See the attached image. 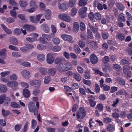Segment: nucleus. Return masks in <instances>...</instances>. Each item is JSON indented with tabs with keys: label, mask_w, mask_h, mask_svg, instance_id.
<instances>
[{
	"label": "nucleus",
	"mask_w": 132,
	"mask_h": 132,
	"mask_svg": "<svg viewBox=\"0 0 132 132\" xmlns=\"http://www.w3.org/2000/svg\"><path fill=\"white\" fill-rule=\"evenodd\" d=\"M6 2H8L10 4L13 6H16L17 4L14 0H4Z\"/></svg>",
	"instance_id": "nucleus-41"
},
{
	"label": "nucleus",
	"mask_w": 132,
	"mask_h": 132,
	"mask_svg": "<svg viewBox=\"0 0 132 132\" xmlns=\"http://www.w3.org/2000/svg\"><path fill=\"white\" fill-rule=\"evenodd\" d=\"M20 50L21 51L24 53H26L29 51L28 47L26 46L21 47L20 48Z\"/></svg>",
	"instance_id": "nucleus-61"
},
{
	"label": "nucleus",
	"mask_w": 132,
	"mask_h": 132,
	"mask_svg": "<svg viewBox=\"0 0 132 132\" xmlns=\"http://www.w3.org/2000/svg\"><path fill=\"white\" fill-rule=\"evenodd\" d=\"M58 7L59 9L61 11H65L69 8L68 5L65 2H64L62 3H59Z\"/></svg>",
	"instance_id": "nucleus-6"
},
{
	"label": "nucleus",
	"mask_w": 132,
	"mask_h": 132,
	"mask_svg": "<svg viewBox=\"0 0 132 132\" xmlns=\"http://www.w3.org/2000/svg\"><path fill=\"white\" fill-rule=\"evenodd\" d=\"M89 102L90 106L92 107L94 106L96 104V102L95 101H94L91 99L89 100Z\"/></svg>",
	"instance_id": "nucleus-58"
},
{
	"label": "nucleus",
	"mask_w": 132,
	"mask_h": 132,
	"mask_svg": "<svg viewBox=\"0 0 132 132\" xmlns=\"http://www.w3.org/2000/svg\"><path fill=\"white\" fill-rule=\"evenodd\" d=\"M87 10V8L86 7H82L79 9V13L81 17L83 18L86 16Z\"/></svg>",
	"instance_id": "nucleus-7"
},
{
	"label": "nucleus",
	"mask_w": 132,
	"mask_h": 132,
	"mask_svg": "<svg viewBox=\"0 0 132 132\" xmlns=\"http://www.w3.org/2000/svg\"><path fill=\"white\" fill-rule=\"evenodd\" d=\"M87 2L85 0H80L79 4L80 6L85 5L87 3Z\"/></svg>",
	"instance_id": "nucleus-55"
},
{
	"label": "nucleus",
	"mask_w": 132,
	"mask_h": 132,
	"mask_svg": "<svg viewBox=\"0 0 132 132\" xmlns=\"http://www.w3.org/2000/svg\"><path fill=\"white\" fill-rule=\"evenodd\" d=\"M11 73L10 71H6L2 72L0 73V75L2 77H5L6 76L9 75Z\"/></svg>",
	"instance_id": "nucleus-33"
},
{
	"label": "nucleus",
	"mask_w": 132,
	"mask_h": 132,
	"mask_svg": "<svg viewBox=\"0 0 132 132\" xmlns=\"http://www.w3.org/2000/svg\"><path fill=\"white\" fill-rule=\"evenodd\" d=\"M87 33L88 37V38L90 39H92L93 38V37L92 33L91 30L89 29H87Z\"/></svg>",
	"instance_id": "nucleus-43"
},
{
	"label": "nucleus",
	"mask_w": 132,
	"mask_h": 132,
	"mask_svg": "<svg viewBox=\"0 0 132 132\" xmlns=\"http://www.w3.org/2000/svg\"><path fill=\"white\" fill-rule=\"evenodd\" d=\"M77 11L78 10L77 8L76 7H74L71 10V15L72 16H75L76 15Z\"/></svg>",
	"instance_id": "nucleus-24"
},
{
	"label": "nucleus",
	"mask_w": 132,
	"mask_h": 132,
	"mask_svg": "<svg viewBox=\"0 0 132 132\" xmlns=\"http://www.w3.org/2000/svg\"><path fill=\"white\" fill-rule=\"evenodd\" d=\"M126 15L127 16V20L129 21H131L132 20V16L131 14L129 12H126Z\"/></svg>",
	"instance_id": "nucleus-62"
},
{
	"label": "nucleus",
	"mask_w": 132,
	"mask_h": 132,
	"mask_svg": "<svg viewBox=\"0 0 132 132\" xmlns=\"http://www.w3.org/2000/svg\"><path fill=\"white\" fill-rule=\"evenodd\" d=\"M80 28L81 31H84L85 29V26L83 22H81L80 24Z\"/></svg>",
	"instance_id": "nucleus-51"
},
{
	"label": "nucleus",
	"mask_w": 132,
	"mask_h": 132,
	"mask_svg": "<svg viewBox=\"0 0 132 132\" xmlns=\"http://www.w3.org/2000/svg\"><path fill=\"white\" fill-rule=\"evenodd\" d=\"M61 37L64 40L70 42L72 39V37L70 35L65 34L61 35Z\"/></svg>",
	"instance_id": "nucleus-9"
},
{
	"label": "nucleus",
	"mask_w": 132,
	"mask_h": 132,
	"mask_svg": "<svg viewBox=\"0 0 132 132\" xmlns=\"http://www.w3.org/2000/svg\"><path fill=\"white\" fill-rule=\"evenodd\" d=\"M72 65L70 62L62 63L59 64L57 67V70L60 72H63L65 71L71 69Z\"/></svg>",
	"instance_id": "nucleus-1"
},
{
	"label": "nucleus",
	"mask_w": 132,
	"mask_h": 132,
	"mask_svg": "<svg viewBox=\"0 0 132 132\" xmlns=\"http://www.w3.org/2000/svg\"><path fill=\"white\" fill-rule=\"evenodd\" d=\"M85 115V111L83 108H80L79 109L77 114V119H82Z\"/></svg>",
	"instance_id": "nucleus-5"
},
{
	"label": "nucleus",
	"mask_w": 132,
	"mask_h": 132,
	"mask_svg": "<svg viewBox=\"0 0 132 132\" xmlns=\"http://www.w3.org/2000/svg\"><path fill=\"white\" fill-rule=\"evenodd\" d=\"M29 6L31 7H33L36 9H37L38 7V5L37 3L33 0L31 1L30 2Z\"/></svg>",
	"instance_id": "nucleus-27"
},
{
	"label": "nucleus",
	"mask_w": 132,
	"mask_h": 132,
	"mask_svg": "<svg viewBox=\"0 0 132 132\" xmlns=\"http://www.w3.org/2000/svg\"><path fill=\"white\" fill-rule=\"evenodd\" d=\"M29 19L31 22H32L37 23L35 16H31L29 17Z\"/></svg>",
	"instance_id": "nucleus-59"
},
{
	"label": "nucleus",
	"mask_w": 132,
	"mask_h": 132,
	"mask_svg": "<svg viewBox=\"0 0 132 132\" xmlns=\"http://www.w3.org/2000/svg\"><path fill=\"white\" fill-rule=\"evenodd\" d=\"M53 43L55 45L59 44L60 42V39L57 37H55L52 39Z\"/></svg>",
	"instance_id": "nucleus-36"
},
{
	"label": "nucleus",
	"mask_w": 132,
	"mask_h": 132,
	"mask_svg": "<svg viewBox=\"0 0 132 132\" xmlns=\"http://www.w3.org/2000/svg\"><path fill=\"white\" fill-rule=\"evenodd\" d=\"M87 44H89L90 47L94 50L96 49L98 47L97 43L92 41H88Z\"/></svg>",
	"instance_id": "nucleus-11"
},
{
	"label": "nucleus",
	"mask_w": 132,
	"mask_h": 132,
	"mask_svg": "<svg viewBox=\"0 0 132 132\" xmlns=\"http://www.w3.org/2000/svg\"><path fill=\"white\" fill-rule=\"evenodd\" d=\"M94 16L95 18L98 20H100L101 18V15L98 12L95 13Z\"/></svg>",
	"instance_id": "nucleus-54"
},
{
	"label": "nucleus",
	"mask_w": 132,
	"mask_h": 132,
	"mask_svg": "<svg viewBox=\"0 0 132 132\" xmlns=\"http://www.w3.org/2000/svg\"><path fill=\"white\" fill-rule=\"evenodd\" d=\"M113 68L114 69L117 71H120L122 70L121 66L119 65L116 64L113 65Z\"/></svg>",
	"instance_id": "nucleus-32"
},
{
	"label": "nucleus",
	"mask_w": 132,
	"mask_h": 132,
	"mask_svg": "<svg viewBox=\"0 0 132 132\" xmlns=\"http://www.w3.org/2000/svg\"><path fill=\"white\" fill-rule=\"evenodd\" d=\"M1 26L5 32L8 34H10L12 33L11 31L7 28L6 26L3 24H1Z\"/></svg>",
	"instance_id": "nucleus-26"
},
{
	"label": "nucleus",
	"mask_w": 132,
	"mask_h": 132,
	"mask_svg": "<svg viewBox=\"0 0 132 132\" xmlns=\"http://www.w3.org/2000/svg\"><path fill=\"white\" fill-rule=\"evenodd\" d=\"M52 80L51 77L50 76H47L44 79V82L45 84H48Z\"/></svg>",
	"instance_id": "nucleus-34"
},
{
	"label": "nucleus",
	"mask_w": 132,
	"mask_h": 132,
	"mask_svg": "<svg viewBox=\"0 0 132 132\" xmlns=\"http://www.w3.org/2000/svg\"><path fill=\"white\" fill-rule=\"evenodd\" d=\"M11 102V99L9 97H5L4 105H7V104Z\"/></svg>",
	"instance_id": "nucleus-56"
},
{
	"label": "nucleus",
	"mask_w": 132,
	"mask_h": 132,
	"mask_svg": "<svg viewBox=\"0 0 132 132\" xmlns=\"http://www.w3.org/2000/svg\"><path fill=\"white\" fill-rule=\"evenodd\" d=\"M54 57L53 54L51 53H48L46 56V61L48 64H52L54 61Z\"/></svg>",
	"instance_id": "nucleus-3"
},
{
	"label": "nucleus",
	"mask_w": 132,
	"mask_h": 132,
	"mask_svg": "<svg viewBox=\"0 0 132 132\" xmlns=\"http://www.w3.org/2000/svg\"><path fill=\"white\" fill-rule=\"evenodd\" d=\"M45 59V56L42 54H39L37 56V59L40 62L44 61Z\"/></svg>",
	"instance_id": "nucleus-16"
},
{
	"label": "nucleus",
	"mask_w": 132,
	"mask_h": 132,
	"mask_svg": "<svg viewBox=\"0 0 132 132\" xmlns=\"http://www.w3.org/2000/svg\"><path fill=\"white\" fill-rule=\"evenodd\" d=\"M27 4L28 3L26 0H20L19 1V5L21 7H25Z\"/></svg>",
	"instance_id": "nucleus-29"
},
{
	"label": "nucleus",
	"mask_w": 132,
	"mask_h": 132,
	"mask_svg": "<svg viewBox=\"0 0 132 132\" xmlns=\"http://www.w3.org/2000/svg\"><path fill=\"white\" fill-rule=\"evenodd\" d=\"M79 25L77 22L74 23L73 28V31L75 32H77L79 30Z\"/></svg>",
	"instance_id": "nucleus-14"
},
{
	"label": "nucleus",
	"mask_w": 132,
	"mask_h": 132,
	"mask_svg": "<svg viewBox=\"0 0 132 132\" xmlns=\"http://www.w3.org/2000/svg\"><path fill=\"white\" fill-rule=\"evenodd\" d=\"M90 60L93 64H95L98 61V59L97 56L94 54H91L90 56Z\"/></svg>",
	"instance_id": "nucleus-10"
},
{
	"label": "nucleus",
	"mask_w": 132,
	"mask_h": 132,
	"mask_svg": "<svg viewBox=\"0 0 132 132\" xmlns=\"http://www.w3.org/2000/svg\"><path fill=\"white\" fill-rule=\"evenodd\" d=\"M71 87L73 89H76L79 88L78 84L76 83L72 84L71 85Z\"/></svg>",
	"instance_id": "nucleus-64"
},
{
	"label": "nucleus",
	"mask_w": 132,
	"mask_h": 132,
	"mask_svg": "<svg viewBox=\"0 0 132 132\" xmlns=\"http://www.w3.org/2000/svg\"><path fill=\"white\" fill-rule=\"evenodd\" d=\"M90 71H86L85 72V76L86 79H89L90 78L89 75Z\"/></svg>",
	"instance_id": "nucleus-53"
},
{
	"label": "nucleus",
	"mask_w": 132,
	"mask_h": 132,
	"mask_svg": "<svg viewBox=\"0 0 132 132\" xmlns=\"http://www.w3.org/2000/svg\"><path fill=\"white\" fill-rule=\"evenodd\" d=\"M18 78V76L15 73H13L9 76V78L10 80L16 81Z\"/></svg>",
	"instance_id": "nucleus-28"
},
{
	"label": "nucleus",
	"mask_w": 132,
	"mask_h": 132,
	"mask_svg": "<svg viewBox=\"0 0 132 132\" xmlns=\"http://www.w3.org/2000/svg\"><path fill=\"white\" fill-rule=\"evenodd\" d=\"M125 15L122 13L120 14L118 17V20L121 21L123 22L125 20Z\"/></svg>",
	"instance_id": "nucleus-35"
},
{
	"label": "nucleus",
	"mask_w": 132,
	"mask_h": 132,
	"mask_svg": "<svg viewBox=\"0 0 132 132\" xmlns=\"http://www.w3.org/2000/svg\"><path fill=\"white\" fill-rule=\"evenodd\" d=\"M107 131H114L115 129L114 125L109 124L107 126Z\"/></svg>",
	"instance_id": "nucleus-22"
},
{
	"label": "nucleus",
	"mask_w": 132,
	"mask_h": 132,
	"mask_svg": "<svg viewBox=\"0 0 132 132\" xmlns=\"http://www.w3.org/2000/svg\"><path fill=\"white\" fill-rule=\"evenodd\" d=\"M0 80L4 83H6L9 81L10 79L7 77H3L0 78Z\"/></svg>",
	"instance_id": "nucleus-46"
},
{
	"label": "nucleus",
	"mask_w": 132,
	"mask_h": 132,
	"mask_svg": "<svg viewBox=\"0 0 132 132\" xmlns=\"http://www.w3.org/2000/svg\"><path fill=\"white\" fill-rule=\"evenodd\" d=\"M7 90V88L6 86L0 84V92L2 93H5Z\"/></svg>",
	"instance_id": "nucleus-23"
},
{
	"label": "nucleus",
	"mask_w": 132,
	"mask_h": 132,
	"mask_svg": "<svg viewBox=\"0 0 132 132\" xmlns=\"http://www.w3.org/2000/svg\"><path fill=\"white\" fill-rule=\"evenodd\" d=\"M109 60V58L106 56H105L102 60V62L104 63H106L108 62Z\"/></svg>",
	"instance_id": "nucleus-60"
},
{
	"label": "nucleus",
	"mask_w": 132,
	"mask_h": 132,
	"mask_svg": "<svg viewBox=\"0 0 132 132\" xmlns=\"http://www.w3.org/2000/svg\"><path fill=\"white\" fill-rule=\"evenodd\" d=\"M21 75L24 78H29L30 73L29 71L26 70L22 71L21 72Z\"/></svg>",
	"instance_id": "nucleus-17"
},
{
	"label": "nucleus",
	"mask_w": 132,
	"mask_h": 132,
	"mask_svg": "<svg viewBox=\"0 0 132 132\" xmlns=\"http://www.w3.org/2000/svg\"><path fill=\"white\" fill-rule=\"evenodd\" d=\"M74 49L75 52L77 54H79L80 53L81 51V49L77 45H74Z\"/></svg>",
	"instance_id": "nucleus-31"
},
{
	"label": "nucleus",
	"mask_w": 132,
	"mask_h": 132,
	"mask_svg": "<svg viewBox=\"0 0 132 132\" xmlns=\"http://www.w3.org/2000/svg\"><path fill=\"white\" fill-rule=\"evenodd\" d=\"M46 46L42 44H38L37 46V48L39 50H45L46 48Z\"/></svg>",
	"instance_id": "nucleus-40"
},
{
	"label": "nucleus",
	"mask_w": 132,
	"mask_h": 132,
	"mask_svg": "<svg viewBox=\"0 0 132 132\" xmlns=\"http://www.w3.org/2000/svg\"><path fill=\"white\" fill-rule=\"evenodd\" d=\"M88 28H90L94 33H96L98 31V28H97L93 27L91 25L90 23L88 24Z\"/></svg>",
	"instance_id": "nucleus-21"
},
{
	"label": "nucleus",
	"mask_w": 132,
	"mask_h": 132,
	"mask_svg": "<svg viewBox=\"0 0 132 132\" xmlns=\"http://www.w3.org/2000/svg\"><path fill=\"white\" fill-rule=\"evenodd\" d=\"M28 108L30 112H34V114L36 115L38 114V110L36 108L35 104L31 102H30L28 105Z\"/></svg>",
	"instance_id": "nucleus-2"
},
{
	"label": "nucleus",
	"mask_w": 132,
	"mask_h": 132,
	"mask_svg": "<svg viewBox=\"0 0 132 132\" xmlns=\"http://www.w3.org/2000/svg\"><path fill=\"white\" fill-rule=\"evenodd\" d=\"M56 69L54 68H52L49 69L48 71V73L51 76L54 75L56 73Z\"/></svg>",
	"instance_id": "nucleus-25"
},
{
	"label": "nucleus",
	"mask_w": 132,
	"mask_h": 132,
	"mask_svg": "<svg viewBox=\"0 0 132 132\" xmlns=\"http://www.w3.org/2000/svg\"><path fill=\"white\" fill-rule=\"evenodd\" d=\"M74 78L78 81H79L81 80V78L80 75L78 73H74L73 74Z\"/></svg>",
	"instance_id": "nucleus-38"
},
{
	"label": "nucleus",
	"mask_w": 132,
	"mask_h": 132,
	"mask_svg": "<svg viewBox=\"0 0 132 132\" xmlns=\"http://www.w3.org/2000/svg\"><path fill=\"white\" fill-rule=\"evenodd\" d=\"M54 63L56 64H58L61 63L62 61V58L60 57H58L54 60Z\"/></svg>",
	"instance_id": "nucleus-42"
},
{
	"label": "nucleus",
	"mask_w": 132,
	"mask_h": 132,
	"mask_svg": "<svg viewBox=\"0 0 132 132\" xmlns=\"http://www.w3.org/2000/svg\"><path fill=\"white\" fill-rule=\"evenodd\" d=\"M61 49V47L58 46H54L53 47V50L55 52L59 51H60Z\"/></svg>",
	"instance_id": "nucleus-57"
},
{
	"label": "nucleus",
	"mask_w": 132,
	"mask_h": 132,
	"mask_svg": "<svg viewBox=\"0 0 132 132\" xmlns=\"http://www.w3.org/2000/svg\"><path fill=\"white\" fill-rule=\"evenodd\" d=\"M66 13H61L58 15V18L64 21Z\"/></svg>",
	"instance_id": "nucleus-47"
},
{
	"label": "nucleus",
	"mask_w": 132,
	"mask_h": 132,
	"mask_svg": "<svg viewBox=\"0 0 132 132\" xmlns=\"http://www.w3.org/2000/svg\"><path fill=\"white\" fill-rule=\"evenodd\" d=\"M96 109L100 111H102L103 108V104L101 103L98 104L96 107Z\"/></svg>",
	"instance_id": "nucleus-52"
},
{
	"label": "nucleus",
	"mask_w": 132,
	"mask_h": 132,
	"mask_svg": "<svg viewBox=\"0 0 132 132\" xmlns=\"http://www.w3.org/2000/svg\"><path fill=\"white\" fill-rule=\"evenodd\" d=\"M36 9L35 8L31 7V8L28 9H23V11H25L29 13H32L35 11Z\"/></svg>",
	"instance_id": "nucleus-44"
},
{
	"label": "nucleus",
	"mask_w": 132,
	"mask_h": 132,
	"mask_svg": "<svg viewBox=\"0 0 132 132\" xmlns=\"http://www.w3.org/2000/svg\"><path fill=\"white\" fill-rule=\"evenodd\" d=\"M76 4V0H69L68 4V8L72 7L75 6Z\"/></svg>",
	"instance_id": "nucleus-20"
},
{
	"label": "nucleus",
	"mask_w": 132,
	"mask_h": 132,
	"mask_svg": "<svg viewBox=\"0 0 132 132\" xmlns=\"http://www.w3.org/2000/svg\"><path fill=\"white\" fill-rule=\"evenodd\" d=\"M64 21L68 22H72V19L69 14L66 13Z\"/></svg>",
	"instance_id": "nucleus-30"
},
{
	"label": "nucleus",
	"mask_w": 132,
	"mask_h": 132,
	"mask_svg": "<svg viewBox=\"0 0 132 132\" xmlns=\"http://www.w3.org/2000/svg\"><path fill=\"white\" fill-rule=\"evenodd\" d=\"M130 67L127 65H124L123 68L124 74L126 76L127 78H129L131 77V71H129Z\"/></svg>",
	"instance_id": "nucleus-4"
},
{
	"label": "nucleus",
	"mask_w": 132,
	"mask_h": 132,
	"mask_svg": "<svg viewBox=\"0 0 132 132\" xmlns=\"http://www.w3.org/2000/svg\"><path fill=\"white\" fill-rule=\"evenodd\" d=\"M41 27L44 32L47 33L49 32L50 29L47 24H43L41 25Z\"/></svg>",
	"instance_id": "nucleus-12"
},
{
	"label": "nucleus",
	"mask_w": 132,
	"mask_h": 132,
	"mask_svg": "<svg viewBox=\"0 0 132 132\" xmlns=\"http://www.w3.org/2000/svg\"><path fill=\"white\" fill-rule=\"evenodd\" d=\"M11 106L12 107L15 108H19L20 107L19 105L14 102H12L11 104Z\"/></svg>",
	"instance_id": "nucleus-45"
},
{
	"label": "nucleus",
	"mask_w": 132,
	"mask_h": 132,
	"mask_svg": "<svg viewBox=\"0 0 132 132\" xmlns=\"http://www.w3.org/2000/svg\"><path fill=\"white\" fill-rule=\"evenodd\" d=\"M10 14L14 18H16V12L15 10H12L10 11Z\"/></svg>",
	"instance_id": "nucleus-48"
},
{
	"label": "nucleus",
	"mask_w": 132,
	"mask_h": 132,
	"mask_svg": "<svg viewBox=\"0 0 132 132\" xmlns=\"http://www.w3.org/2000/svg\"><path fill=\"white\" fill-rule=\"evenodd\" d=\"M51 28L52 32L53 34L56 33L57 31V29L55 26L53 24H51Z\"/></svg>",
	"instance_id": "nucleus-50"
},
{
	"label": "nucleus",
	"mask_w": 132,
	"mask_h": 132,
	"mask_svg": "<svg viewBox=\"0 0 132 132\" xmlns=\"http://www.w3.org/2000/svg\"><path fill=\"white\" fill-rule=\"evenodd\" d=\"M79 45L81 48L84 47L85 45V42H83L81 40H80L79 42Z\"/></svg>",
	"instance_id": "nucleus-63"
},
{
	"label": "nucleus",
	"mask_w": 132,
	"mask_h": 132,
	"mask_svg": "<svg viewBox=\"0 0 132 132\" xmlns=\"http://www.w3.org/2000/svg\"><path fill=\"white\" fill-rule=\"evenodd\" d=\"M117 36L118 39L121 40H124L125 38L124 35L122 33H118Z\"/></svg>",
	"instance_id": "nucleus-37"
},
{
	"label": "nucleus",
	"mask_w": 132,
	"mask_h": 132,
	"mask_svg": "<svg viewBox=\"0 0 132 132\" xmlns=\"http://www.w3.org/2000/svg\"><path fill=\"white\" fill-rule=\"evenodd\" d=\"M12 56L15 57H19L21 56V54L17 52H13L11 54Z\"/></svg>",
	"instance_id": "nucleus-39"
},
{
	"label": "nucleus",
	"mask_w": 132,
	"mask_h": 132,
	"mask_svg": "<svg viewBox=\"0 0 132 132\" xmlns=\"http://www.w3.org/2000/svg\"><path fill=\"white\" fill-rule=\"evenodd\" d=\"M23 94L24 96L26 98L29 97L30 95L29 91L27 89H24L23 91Z\"/></svg>",
	"instance_id": "nucleus-19"
},
{
	"label": "nucleus",
	"mask_w": 132,
	"mask_h": 132,
	"mask_svg": "<svg viewBox=\"0 0 132 132\" xmlns=\"http://www.w3.org/2000/svg\"><path fill=\"white\" fill-rule=\"evenodd\" d=\"M51 12L49 9H47L45 11L44 15L45 18L47 20H49L51 18Z\"/></svg>",
	"instance_id": "nucleus-13"
},
{
	"label": "nucleus",
	"mask_w": 132,
	"mask_h": 132,
	"mask_svg": "<svg viewBox=\"0 0 132 132\" xmlns=\"http://www.w3.org/2000/svg\"><path fill=\"white\" fill-rule=\"evenodd\" d=\"M6 95L3 94L0 96V104H2L5 100Z\"/></svg>",
	"instance_id": "nucleus-49"
},
{
	"label": "nucleus",
	"mask_w": 132,
	"mask_h": 132,
	"mask_svg": "<svg viewBox=\"0 0 132 132\" xmlns=\"http://www.w3.org/2000/svg\"><path fill=\"white\" fill-rule=\"evenodd\" d=\"M22 27L23 29H25L27 31H31L35 29V27L34 26L27 24L23 25Z\"/></svg>",
	"instance_id": "nucleus-8"
},
{
	"label": "nucleus",
	"mask_w": 132,
	"mask_h": 132,
	"mask_svg": "<svg viewBox=\"0 0 132 132\" xmlns=\"http://www.w3.org/2000/svg\"><path fill=\"white\" fill-rule=\"evenodd\" d=\"M6 50L5 48L1 50L0 51V57H1L3 59H5L6 56Z\"/></svg>",
	"instance_id": "nucleus-18"
},
{
	"label": "nucleus",
	"mask_w": 132,
	"mask_h": 132,
	"mask_svg": "<svg viewBox=\"0 0 132 132\" xmlns=\"http://www.w3.org/2000/svg\"><path fill=\"white\" fill-rule=\"evenodd\" d=\"M38 71L42 75H45L47 73V71L46 69L42 67H40L38 69Z\"/></svg>",
	"instance_id": "nucleus-15"
}]
</instances>
